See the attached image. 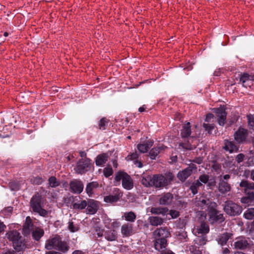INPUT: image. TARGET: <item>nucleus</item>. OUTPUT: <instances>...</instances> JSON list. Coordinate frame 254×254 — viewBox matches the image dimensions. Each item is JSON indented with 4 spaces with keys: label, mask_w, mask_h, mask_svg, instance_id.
I'll use <instances>...</instances> for the list:
<instances>
[{
    "label": "nucleus",
    "mask_w": 254,
    "mask_h": 254,
    "mask_svg": "<svg viewBox=\"0 0 254 254\" xmlns=\"http://www.w3.org/2000/svg\"><path fill=\"white\" fill-rule=\"evenodd\" d=\"M2 254H16V253L13 250H8L3 252Z\"/></svg>",
    "instance_id": "774afa93"
},
{
    "label": "nucleus",
    "mask_w": 254,
    "mask_h": 254,
    "mask_svg": "<svg viewBox=\"0 0 254 254\" xmlns=\"http://www.w3.org/2000/svg\"><path fill=\"white\" fill-rule=\"evenodd\" d=\"M139 154L137 152H135L130 154L128 155L127 157V160H136V159L138 158Z\"/></svg>",
    "instance_id": "5fc2aeb1"
},
{
    "label": "nucleus",
    "mask_w": 254,
    "mask_h": 254,
    "mask_svg": "<svg viewBox=\"0 0 254 254\" xmlns=\"http://www.w3.org/2000/svg\"><path fill=\"white\" fill-rule=\"evenodd\" d=\"M254 76L250 75L247 73H244L240 74V82L242 83L243 86L245 87H250L252 83L251 81L254 80Z\"/></svg>",
    "instance_id": "412c9836"
},
{
    "label": "nucleus",
    "mask_w": 254,
    "mask_h": 254,
    "mask_svg": "<svg viewBox=\"0 0 254 254\" xmlns=\"http://www.w3.org/2000/svg\"><path fill=\"white\" fill-rule=\"evenodd\" d=\"M223 206L224 212L231 216H238L242 211V207L232 200L226 201Z\"/></svg>",
    "instance_id": "7ed1b4c3"
},
{
    "label": "nucleus",
    "mask_w": 254,
    "mask_h": 254,
    "mask_svg": "<svg viewBox=\"0 0 254 254\" xmlns=\"http://www.w3.org/2000/svg\"><path fill=\"white\" fill-rule=\"evenodd\" d=\"M168 210L169 209L167 207H153L151 208L150 212L153 214L165 215L167 213Z\"/></svg>",
    "instance_id": "473e14b6"
},
{
    "label": "nucleus",
    "mask_w": 254,
    "mask_h": 254,
    "mask_svg": "<svg viewBox=\"0 0 254 254\" xmlns=\"http://www.w3.org/2000/svg\"><path fill=\"white\" fill-rule=\"evenodd\" d=\"M33 224L31 219L29 216L26 218L25 222L23 225V233L24 235H28L33 229Z\"/></svg>",
    "instance_id": "bb28decb"
},
{
    "label": "nucleus",
    "mask_w": 254,
    "mask_h": 254,
    "mask_svg": "<svg viewBox=\"0 0 254 254\" xmlns=\"http://www.w3.org/2000/svg\"><path fill=\"white\" fill-rule=\"evenodd\" d=\"M195 137H189L187 139H182V141H180L178 143L179 148L182 149L184 150H191L196 147L197 144L193 143V139Z\"/></svg>",
    "instance_id": "9b49d317"
},
{
    "label": "nucleus",
    "mask_w": 254,
    "mask_h": 254,
    "mask_svg": "<svg viewBox=\"0 0 254 254\" xmlns=\"http://www.w3.org/2000/svg\"><path fill=\"white\" fill-rule=\"evenodd\" d=\"M122 196L120 190L118 189H115L114 191V194L105 196L104 198V201L107 203H114L117 202L120 198Z\"/></svg>",
    "instance_id": "a211bd4d"
},
{
    "label": "nucleus",
    "mask_w": 254,
    "mask_h": 254,
    "mask_svg": "<svg viewBox=\"0 0 254 254\" xmlns=\"http://www.w3.org/2000/svg\"><path fill=\"white\" fill-rule=\"evenodd\" d=\"M44 234V230L40 228H36L35 230H33L32 232V236L33 239L38 241Z\"/></svg>",
    "instance_id": "4c0bfd02"
},
{
    "label": "nucleus",
    "mask_w": 254,
    "mask_h": 254,
    "mask_svg": "<svg viewBox=\"0 0 254 254\" xmlns=\"http://www.w3.org/2000/svg\"><path fill=\"white\" fill-rule=\"evenodd\" d=\"M195 205L201 210H205L207 212L213 206H217V204L212 201L211 199L206 196H202L199 198H195Z\"/></svg>",
    "instance_id": "39448f33"
},
{
    "label": "nucleus",
    "mask_w": 254,
    "mask_h": 254,
    "mask_svg": "<svg viewBox=\"0 0 254 254\" xmlns=\"http://www.w3.org/2000/svg\"><path fill=\"white\" fill-rule=\"evenodd\" d=\"M190 251L191 254H202L201 251L199 248L195 246H191L190 247Z\"/></svg>",
    "instance_id": "864d4df0"
},
{
    "label": "nucleus",
    "mask_w": 254,
    "mask_h": 254,
    "mask_svg": "<svg viewBox=\"0 0 254 254\" xmlns=\"http://www.w3.org/2000/svg\"><path fill=\"white\" fill-rule=\"evenodd\" d=\"M86 213L89 214H95L98 209V202L94 199H89L87 201Z\"/></svg>",
    "instance_id": "dca6fc26"
},
{
    "label": "nucleus",
    "mask_w": 254,
    "mask_h": 254,
    "mask_svg": "<svg viewBox=\"0 0 254 254\" xmlns=\"http://www.w3.org/2000/svg\"><path fill=\"white\" fill-rule=\"evenodd\" d=\"M203 127L209 134H211L212 130L214 128V125L213 124L203 123Z\"/></svg>",
    "instance_id": "603ef678"
},
{
    "label": "nucleus",
    "mask_w": 254,
    "mask_h": 254,
    "mask_svg": "<svg viewBox=\"0 0 254 254\" xmlns=\"http://www.w3.org/2000/svg\"><path fill=\"white\" fill-rule=\"evenodd\" d=\"M12 246L15 250L17 252L23 251L26 248L25 244L21 236L19 239L13 242Z\"/></svg>",
    "instance_id": "c85d7f7f"
},
{
    "label": "nucleus",
    "mask_w": 254,
    "mask_h": 254,
    "mask_svg": "<svg viewBox=\"0 0 254 254\" xmlns=\"http://www.w3.org/2000/svg\"><path fill=\"white\" fill-rule=\"evenodd\" d=\"M191 162L197 164H201L203 162V158L201 157H196Z\"/></svg>",
    "instance_id": "0e129e2a"
},
{
    "label": "nucleus",
    "mask_w": 254,
    "mask_h": 254,
    "mask_svg": "<svg viewBox=\"0 0 254 254\" xmlns=\"http://www.w3.org/2000/svg\"><path fill=\"white\" fill-rule=\"evenodd\" d=\"M248 119L249 126L254 127V117L253 115L248 116Z\"/></svg>",
    "instance_id": "e2e57ef3"
},
{
    "label": "nucleus",
    "mask_w": 254,
    "mask_h": 254,
    "mask_svg": "<svg viewBox=\"0 0 254 254\" xmlns=\"http://www.w3.org/2000/svg\"><path fill=\"white\" fill-rule=\"evenodd\" d=\"M175 178L174 175L171 172L162 174H157L153 176V187L157 189L166 188L171 185Z\"/></svg>",
    "instance_id": "f257e3e1"
},
{
    "label": "nucleus",
    "mask_w": 254,
    "mask_h": 254,
    "mask_svg": "<svg viewBox=\"0 0 254 254\" xmlns=\"http://www.w3.org/2000/svg\"><path fill=\"white\" fill-rule=\"evenodd\" d=\"M8 186L12 190H16L19 189V185L15 182H9Z\"/></svg>",
    "instance_id": "6e6d98bb"
},
{
    "label": "nucleus",
    "mask_w": 254,
    "mask_h": 254,
    "mask_svg": "<svg viewBox=\"0 0 254 254\" xmlns=\"http://www.w3.org/2000/svg\"><path fill=\"white\" fill-rule=\"evenodd\" d=\"M56 250L63 252V253H66L69 250V246L68 244L64 241H62L61 239L59 243V245Z\"/></svg>",
    "instance_id": "72a5a7b5"
},
{
    "label": "nucleus",
    "mask_w": 254,
    "mask_h": 254,
    "mask_svg": "<svg viewBox=\"0 0 254 254\" xmlns=\"http://www.w3.org/2000/svg\"><path fill=\"white\" fill-rule=\"evenodd\" d=\"M156 239L154 241V246L155 249L160 252L164 250L167 246V241L166 239H162L155 238Z\"/></svg>",
    "instance_id": "b1692460"
},
{
    "label": "nucleus",
    "mask_w": 254,
    "mask_h": 254,
    "mask_svg": "<svg viewBox=\"0 0 254 254\" xmlns=\"http://www.w3.org/2000/svg\"><path fill=\"white\" fill-rule=\"evenodd\" d=\"M163 150H164V147L163 146L153 147L149 152L150 158L152 160L155 159L159 153Z\"/></svg>",
    "instance_id": "2f4dec72"
},
{
    "label": "nucleus",
    "mask_w": 254,
    "mask_h": 254,
    "mask_svg": "<svg viewBox=\"0 0 254 254\" xmlns=\"http://www.w3.org/2000/svg\"><path fill=\"white\" fill-rule=\"evenodd\" d=\"M99 186L97 182H92L87 184L85 190L88 196H91L94 193V191Z\"/></svg>",
    "instance_id": "cd10ccee"
},
{
    "label": "nucleus",
    "mask_w": 254,
    "mask_h": 254,
    "mask_svg": "<svg viewBox=\"0 0 254 254\" xmlns=\"http://www.w3.org/2000/svg\"><path fill=\"white\" fill-rule=\"evenodd\" d=\"M223 149L230 153L234 152H238L239 151V146H238L234 141L228 139L224 140V146Z\"/></svg>",
    "instance_id": "2eb2a0df"
},
{
    "label": "nucleus",
    "mask_w": 254,
    "mask_h": 254,
    "mask_svg": "<svg viewBox=\"0 0 254 254\" xmlns=\"http://www.w3.org/2000/svg\"><path fill=\"white\" fill-rule=\"evenodd\" d=\"M176 236L178 239L181 242H187L189 240L187 232L184 230H180L179 231L176 232Z\"/></svg>",
    "instance_id": "79ce46f5"
},
{
    "label": "nucleus",
    "mask_w": 254,
    "mask_h": 254,
    "mask_svg": "<svg viewBox=\"0 0 254 254\" xmlns=\"http://www.w3.org/2000/svg\"><path fill=\"white\" fill-rule=\"evenodd\" d=\"M244 217L248 220H252L254 218V208H248L244 214Z\"/></svg>",
    "instance_id": "de8ad7c7"
},
{
    "label": "nucleus",
    "mask_w": 254,
    "mask_h": 254,
    "mask_svg": "<svg viewBox=\"0 0 254 254\" xmlns=\"http://www.w3.org/2000/svg\"><path fill=\"white\" fill-rule=\"evenodd\" d=\"M141 183L145 187H153V176L146 175L142 177L141 179Z\"/></svg>",
    "instance_id": "f704fd0d"
},
{
    "label": "nucleus",
    "mask_w": 254,
    "mask_h": 254,
    "mask_svg": "<svg viewBox=\"0 0 254 254\" xmlns=\"http://www.w3.org/2000/svg\"><path fill=\"white\" fill-rule=\"evenodd\" d=\"M109 122V120L106 118H102L98 124L99 128L100 129L104 130L106 128V127L107 126Z\"/></svg>",
    "instance_id": "8fccbe9b"
},
{
    "label": "nucleus",
    "mask_w": 254,
    "mask_h": 254,
    "mask_svg": "<svg viewBox=\"0 0 254 254\" xmlns=\"http://www.w3.org/2000/svg\"><path fill=\"white\" fill-rule=\"evenodd\" d=\"M69 185V190L73 193L80 194L84 188L83 183L79 179L72 180Z\"/></svg>",
    "instance_id": "ddd939ff"
},
{
    "label": "nucleus",
    "mask_w": 254,
    "mask_h": 254,
    "mask_svg": "<svg viewBox=\"0 0 254 254\" xmlns=\"http://www.w3.org/2000/svg\"><path fill=\"white\" fill-rule=\"evenodd\" d=\"M48 182L50 186L52 188H56L60 185V182L57 181V178L54 176L50 177Z\"/></svg>",
    "instance_id": "09e8293b"
},
{
    "label": "nucleus",
    "mask_w": 254,
    "mask_h": 254,
    "mask_svg": "<svg viewBox=\"0 0 254 254\" xmlns=\"http://www.w3.org/2000/svg\"><path fill=\"white\" fill-rule=\"evenodd\" d=\"M104 236L106 240L109 241H114L117 238V233L115 230L106 231L104 233Z\"/></svg>",
    "instance_id": "7c9ffc66"
},
{
    "label": "nucleus",
    "mask_w": 254,
    "mask_h": 254,
    "mask_svg": "<svg viewBox=\"0 0 254 254\" xmlns=\"http://www.w3.org/2000/svg\"><path fill=\"white\" fill-rule=\"evenodd\" d=\"M108 155L105 153H103L98 155L95 159V163L97 166H102L107 161Z\"/></svg>",
    "instance_id": "ea45409f"
},
{
    "label": "nucleus",
    "mask_w": 254,
    "mask_h": 254,
    "mask_svg": "<svg viewBox=\"0 0 254 254\" xmlns=\"http://www.w3.org/2000/svg\"><path fill=\"white\" fill-rule=\"evenodd\" d=\"M209 177L208 175L206 174H202L199 176L198 179L196 181H198L199 182H200L201 184H207L209 181Z\"/></svg>",
    "instance_id": "3c124183"
},
{
    "label": "nucleus",
    "mask_w": 254,
    "mask_h": 254,
    "mask_svg": "<svg viewBox=\"0 0 254 254\" xmlns=\"http://www.w3.org/2000/svg\"><path fill=\"white\" fill-rule=\"evenodd\" d=\"M43 181L42 178L40 177H36L34 178L33 183L34 184L39 185L42 183Z\"/></svg>",
    "instance_id": "69168bd1"
},
{
    "label": "nucleus",
    "mask_w": 254,
    "mask_h": 254,
    "mask_svg": "<svg viewBox=\"0 0 254 254\" xmlns=\"http://www.w3.org/2000/svg\"><path fill=\"white\" fill-rule=\"evenodd\" d=\"M113 173V171L112 168H105L104 170V176L107 178L111 176Z\"/></svg>",
    "instance_id": "4d7b16f0"
},
{
    "label": "nucleus",
    "mask_w": 254,
    "mask_h": 254,
    "mask_svg": "<svg viewBox=\"0 0 254 254\" xmlns=\"http://www.w3.org/2000/svg\"><path fill=\"white\" fill-rule=\"evenodd\" d=\"M213 111L217 118L218 124L220 126H223L226 122V116L227 115L225 107L223 106L219 108H213Z\"/></svg>",
    "instance_id": "9d476101"
},
{
    "label": "nucleus",
    "mask_w": 254,
    "mask_h": 254,
    "mask_svg": "<svg viewBox=\"0 0 254 254\" xmlns=\"http://www.w3.org/2000/svg\"><path fill=\"white\" fill-rule=\"evenodd\" d=\"M239 186L243 188L244 192L247 195L246 199L254 200V183L247 180H242Z\"/></svg>",
    "instance_id": "1a4fd4ad"
},
{
    "label": "nucleus",
    "mask_w": 254,
    "mask_h": 254,
    "mask_svg": "<svg viewBox=\"0 0 254 254\" xmlns=\"http://www.w3.org/2000/svg\"><path fill=\"white\" fill-rule=\"evenodd\" d=\"M248 135V130L241 127L234 134L235 140L239 144L246 142Z\"/></svg>",
    "instance_id": "f8f14e48"
},
{
    "label": "nucleus",
    "mask_w": 254,
    "mask_h": 254,
    "mask_svg": "<svg viewBox=\"0 0 254 254\" xmlns=\"http://www.w3.org/2000/svg\"><path fill=\"white\" fill-rule=\"evenodd\" d=\"M217 206H213L207 212L208 221L210 224H221L225 220L224 214L217 209Z\"/></svg>",
    "instance_id": "20e7f679"
},
{
    "label": "nucleus",
    "mask_w": 254,
    "mask_h": 254,
    "mask_svg": "<svg viewBox=\"0 0 254 254\" xmlns=\"http://www.w3.org/2000/svg\"><path fill=\"white\" fill-rule=\"evenodd\" d=\"M207 241V237L204 235H201L200 236H197L194 240L195 244L198 246H202L206 244Z\"/></svg>",
    "instance_id": "a18cd8bd"
},
{
    "label": "nucleus",
    "mask_w": 254,
    "mask_h": 254,
    "mask_svg": "<svg viewBox=\"0 0 254 254\" xmlns=\"http://www.w3.org/2000/svg\"><path fill=\"white\" fill-rule=\"evenodd\" d=\"M121 233L125 237H129L133 234V225L130 223H126L121 227Z\"/></svg>",
    "instance_id": "a878e982"
},
{
    "label": "nucleus",
    "mask_w": 254,
    "mask_h": 254,
    "mask_svg": "<svg viewBox=\"0 0 254 254\" xmlns=\"http://www.w3.org/2000/svg\"><path fill=\"white\" fill-rule=\"evenodd\" d=\"M233 234L231 233L225 232L220 234L216 239L218 243L222 246L225 245L228 241L231 239Z\"/></svg>",
    "instance_id": "5701e85b"
},
{
    "label": "nucleus",
    "mask_w": 254,
    "mask_h": 254,
    "mask_svg": "<svg viewBox=\"0 0 254 254\" xmlns=\"http://www.w3.org/2000/svg\"><path fill=\"white\" fill-rule=\"evenodd\" d=\"M191 130L190 122L184 124L180 130V136L182 139H187L189 137H195L194 136H191Z\"/></svg>",
    "instance_id": "f3484780"
},
{
    "label": "nucleus",
    "mask_w": 254,
    "mask_h": 254,
    "mask_svg": "<svg viewBox=\"0 0 254 254\" xmlns=\"http://www.w3.org/2000/svg\"><path fill=\"white\" fill-rule=\"evenodd\" d=\"M61 238L59 236L48 239L46 242L45 248L48 250L56 249L58 247Z\"/></svg>",
    "instance_id": "6ab92c4d"
},
{
    "label": "nucleus",
    "mask_w": 254,
    "mask_h": 254,
    "mask_svg": "<svg viewBox=\"0 0 254 254\" xmlns=\"http://www.w3.org/2000/svg\"><path fill=\"white\" fill-rule=\"evenodd\" d=\"M120 226V223L116 220L114 221L111 224V226L113 228H117Z\"/></svg>",
    "instance_id": "338daca9"
},
{
    "label": "nucleus",
    "mask_w": 254,
    "mask_h": 254,
    "mask_svg": "<svg viewBox=\"0 0 254 254\" xmlns=\"http://www.w3.org/2000/svg\"><path fill=\"white\" fill-rule=\"evenodd\" d=\"M245 158V155L243 153L238 154L236 157V160L238 163L242 162Z\"/></svg>",
    "instance_id": "680f3d73"
},
{
    "label": "nucleus",
    "mask_w": 254,
    "mask_h": 254,
    "mask_svg": "<svg viewBox=\"0 0 254 254\" xmlns=\"http://www.w3.org/2000/svg\"><path fill=\"white\" fill-rule=\"evenodd\" d=\"M202 184L198 181H195L190 187V190L193 194H195L198 192V189L201 187Z\"/></svg>",
    "instance_id": "c03bdc74"
},
{
    "label": "nucleus",
    "mask_w": 254,
    "mask_h": 254,
    "mask_svg": "<svg viewBox=\"0 0 254 254\" xmlns=\"http://www.w3.org/2000/svg\"><path fill=\"white\" fill-rule=\"evenodd\" d=\"M87 201L82 200L80 202H75L72 204L73 208L75 209L82 210L84 209L87 206Z\"/></svg>",
    "instance_id": "49530a36"
},
{
    "label": "nucleus",
    "mask_w": 254,
    "mask_h": 254,
    "mask_svg": "<svg viewBox=\"0 0 254 254\" xmlns=\"http://www.w3.org/2000/svg\"><path fill=\"white\" fill-rule=\"evenodd\" d=\"M187 223V219L186 217L180 218L176 222L175 225L176 227L180 230H184L185 228Z\"/></svg>",
    "instance_id": "37998d69"
},
{
    "label": "nucleus",
    "mask_w": 254,
    "mask_h": 254,
    "mask_svg": "<svg viewBox=\"0 0 254 254\" xmlns=\"http://www.w3.org/2000/svg\"><path fill=\"white\" fill-rule=\"evenodd\" d=\"M69 230L71 232H75L78 230L77 227H75L73 222H69L68 226Z\"/></svg>",
    "instance_id": "13d9d810"
},
{
    "label": "nucleus",
    "mask_w": 254,
    "mask_h": 254,
    "mask_svg": "<svg viewBox=\"0 0 254 254\" xmlns=\"http://www.w3.org/2000/svg\"><path fill=\"white\" fill-rule=\"evenodd\" d=\"M235 240L233 244L235 249L243 250L251 247V244L245 237H238Z\"/></svg>",
    "instance_id": "4468645a"
},
{
    "label": "nucleus",
    "mask_w": 254,
    "mask_h": 254,
    "mask_svg": "<svg viewBox=\"0 0 254 254\" xmlns=\"http://www.w3.org/2000/svg\"><path fill=\"white\" fill-rule=\"evenodd\" d=\"M198 234L206 235L209 231V227L205 222H202L197 229Z\"/></svg>",
    "instance_id": "c9c22d12"
},
{
    "label": "nucleus",
    "mask_w": 254,
    "mask_h": 254,
    "mask_svg": "<svg viewBox=\"0 0 254 254\" xmlns=\"http://www.w3.org/2000/svg\"><path fill=\"white\" fill-rule=\"evenodd\" d=\"M174 198L173 194L170 192L164 193L159 198V203L161 205H170Z\"/></svg>",
    "instance_id": "aec40b11"
},
{
    "label": "nucleus",
    "mask_w": 254,
    "mask_h": 254,
    "mask_svg": "<svg viewBox=\"0 0 254 254\" xmlns=\"http://www.w3.org/2000/svg\"><path fill=\"white\" fill-rule=\"evenodd\" d=\"M92 167L91 160L88 158H81L77 162L74 170L78 174H83L90 171Z\"/></svg>",
    "instance_id": "0eeeda50"
},
{
    "label": "nucleus",
    "mask_w": 254,
    "mask_h": 254,
    "mask_svg": "<svg viewBox=\"0 0 254 254\" xmlns=\"http://www.w3.org/2000/svg\"><path fill=\"white\" fill-rule=\"evenodd\" d=\"M218 190L221 193H225L230 190V185L224 180H220V182L218 186Z\"/></svg>",
    "instance_id": "c756f323"
},
{
    "label": "nucleus",
    "mask_w": 254,
    "mask_h": 254,
    "mask_svg": "<svg viewBox=\"0 0 254 254\" xmlns=\"http://www.w3.org/2000/svg\"><path fill=\"white\" fill-rule=\"evenodd\" d=\"M7 238L9 241L15 242L16 240L20 238V235L18 232L16 230L11 231L6 233Z\"/></svg>",
    "instance_id": "e433bc0d"
},
{
    "label": "nucleus",
    "mask_w": 254,
    "mask_h": 254,
    "mask_svg": "<svg viewBox=\"0 0 254 254\" xmlns=\"http://www.w3.org/2000/svg\"><path fill=\"white\" fill-rule=\"evenodd\" d=\"M169 214L171 215L172 218H176L180 215L179 211L175 210H171L169 212Z\"/></svg>",
    "instance_id": "bf43d9fd"
},
{
    "label": "nucleus",
    "mask_w": 254,
    "mask_h": 254,
    "mask_svg": "<svg viewBox=\"0 0 254 254\" xmlns=\"http://www.w3.org/2000/svg\"><path fill=\"white\" fill-rule=\"evenodd\" d=\"M30 207L32 211L41 216L47 217L48 212L42 207V196L37 193L33 196L30 200Z\"/></svg>",
    "instance_id": "f03ea898"
},
{
    "label": "nucleus",
    "mask_w": 254,
    "mask_h": 254,
    "mask_svg": "<svg viewBox=\"0 0 254 254\" xmlns=\"http://www.w3.org/2000/svg\"><path fill=\"white\" fill-rule=\"evenodd\" d=\"M148 221L151 225L154 226L161 225L163 223V219L159 216H150Z\"/></svg>",
    "instance_id": "58836bf2"
},
{
    "label": "nucleus",
    "mask_w": 254,
    "mask_h": 254,
    "mask_svg": "<svg viewBox=\"0 0 254 254\" xmlns=\"http://www.w3.org/2000/svg\"><path fill=\"white\" fill-rule=\"evenodd\" d=\"M154 234L156 236L155 238L162 239H166L170 236L169 232L165 228L157 229L154 232Z\"/></svg>",
    "instance_id": "393cba45"
},
{
    "label": "nucleus",
    "mask_w": 254,
    "mask_h": 254,
    "mask_svg": "<svg viewBox=\"0 0 254 254\" xmlns=\"http://www.w3.org/2000/svg\"><path fill=\"white\" fill-rule=\"evenodd\" d=\"M123 217L129 222L132 223L135 221L136 218V215L133 211L126 212L124 213Z\"/></svg>",
    "instance_id": "a19ab883"
},
{
    "label": "nucleus",
    "mask_w": 254,
    "mask_h": 254,
    "mask_svg": "<svg viewBox=\"0 0 254 254\" xmlns=\"http://www.w3.org/2000/svg\"><path fill=\"white\" fill-rule=\"evenodd\" d=\"M212 168L215 171L218 172L221 170V166L220 164L215 162L212 165Z\"/></svg>",
    "instance_id": "052dcab7"
},
{
    "label": "nucleus",
    "mask_w": 254,
    "mask_h": 254,
    "mask_svg": "<svg viewBox=\"0 0 254 254\" xmlns=\"http://www.w3.org/2000/svg\"><path fill=\"white\" fill-rule=\"evenodd\" d=\"M153 141L148 140L142 143H139L137 145V148L141 153H144L148 151V150L153 146Z\"/></svg>",
    "instance_id": "4be33fe9"
},
{
    "label": "nucleus",
    "mask_w": 254,
    "mask_h": 254,
    "mask_svg": "<svg viewBox=\"0 0 254 254\" xmlns=\"http://www.w3.org/2000/svg\"><path fill=\"white\" fill-rule=\"evenodd\" d=\"M197 171V167L194 163H190L185 169L180 171L177 174V178L182 182H184L192 174H195Z\"/></svg>",
    "instance_id": "6e6552de"
},
{
    "label": "nucleus",
    "mask_w": 254,
    "mask_h": 254,
    "mask_svg": "<svg viewBox=\"0 0 254 254\" xmlns=\"http://www.w3.org/2000/svg\"><path fill=\"white\" fill-rule=\"evenodd\" d=\"M115 180L118 182L122 180L123 188L127 190H131L133 187L132 179L128 174L125 172H118L115 175Z\"/></svg>",
    "instance_id": "423d86ee"
}]
</instances>
